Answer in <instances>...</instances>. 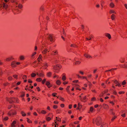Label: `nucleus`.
<instances>
[{
  "label": "nucleus",
  "mask_w": 127,
  "mask_h": 127,
  "mask_svg": "<svg viewBox=\"0 0 127 127\" xmlns=\"http://www.w3.org/2000/svg\"><path fill=\"white\" fill-rule=\"evenodd\" d=\"M16 0H11V1L12 2H14L16 4L15 6L16 7L15 8V10L17 11L16 13H18L20 12L21 11L19 10V9H21L22 8L23 6L21 4H18V3L15 2Z\"/></svg>",
  "instance_id": "f257e3e1"
},
{
  "label": "nucleus",
  "mask_w": 127,
  "mask_h": 127,
  "mask_svg": "<svg viewBox=\"0 0 127 127\" xmlns=\"http://www.w3.org/2000/svg\"><path fill=\"white\" fill-rule=\"evenodd\" d=\"M65 60V59L64 58L59 56L58 57L55 59L54 62L55 63H57L62 61L64 62Z\"/></svg>",
  "instance_id": "f03ea898"
},
{
  "label": "nucleus",
  "mask_w": 127,
  "mask_h": 127,
  "mask_svg": "<svg viewBox=\"0 0 127 127\" xmlns=\"http://www.w3.org/2000/svg\"><path fill=\"white\" fill-rule=\"evenodd\" d=\"M101 122V119L100 117H98L95 120H94L93 121V123H95L97 126L100 125Z\"/></svg>",
  "instance_id": "7ed1b4c3"
},
{
  "label": "nucleus",
  "mask_w": 127,
  "mask_h": 127,
  "mask_svg": "<svg viewBox=\"0 0 127 127\" xmlns=\"http://www.w3.org/2000/svg\"><path fill=\"white\" fill-rule=\"evenodd\" d=\"M61 67L62 66L61 65L57 64L54 66L53 69L55 70V72L58 73Z\"/></svg>",
  "instance_id": "20e7f679"
},
{
  "label": "nucleus",
  "mask_w": 127,
  "mask_h": 127,
  "mask_svg": "<svg viewBox=\"0 0 127 127\" xmlns=\"http://www.w3.org/2000/svg\"><path fill=\"white\" fill-rule=\"evenodd\" d=\"M47 37H48V39L51 42H54L55 41L54 36L53 34H49L48 35Z\"/></svg>",
  "instance_id": "39448f33"
},
{
  "label": "nucleus",
  "mask_w": 127,
  "mask_h": 127,
  "mask_svg": "<svg viewBox=\"0 0 127 127\" xmlns=\"http://www.w3.org/2000/svg\"><path fill=\"white\" fill-rule=\"evenodd\" d=\"M16 114V112L15 111H13L12 110L9 111L8 113V115L10 116L11 115H15Z\"/></svg>",
  "instance_id": "423d86ee"
},
{
  "label": "nucleus",
  "mask_w": 127,
  "mask_h": 127,
  "mask_svg": "<svg viewBox=\"0 0 127 127\" xmlns=\"http://www.w3.org/2000/svg\"><path fill=\"white\" fill-rule=\"evenodd\" d=\"M36 75H38V76L41 77H43L44 76V73L43 72L40 73L37 72L36 73Z\"/></svg>",
  "instance_id": "0eeeda50"
},
{
  "label": "nucleus",
  "mask_w": 127,
  "mask_h": 127,
  "mask_svg": "<svg viewBox=\"0 0 127 127\" xmlns=\"http://www.w3.org/2000/svg\"><path fill=\"white\" fill-rule=\"evenodd\" d=\"M45 84L49 88H50L52 86V85L51 84L50 82L49 81H46V82Z\"/></svg>",
  "instance_id": "6e6552de"
},
{
  "label": "nucleus",
  "mask_w": 127,
  "mask_h": 127,
  "mask_svg": "<svg viewBox=\"0 0 127 127\" xmlns=\"http://www.w3.org/2000/svg\"><path fill=\"white\" fill-rule=\"evenodd\" d=\"M13 99H15V98H11V99H10L9 98H7L6 100L9 101L10 103L12 104L13 103Z\"/></svg>",
  "instance_id": "1a4fd4ad"
},
{
  "label": "nucleus",
  "mask_w": 127,
  "mask_h": 127,
  "mask_svg": "<svg viewBox=\"0 0 127 127\" xmlns=\"http://www.w3.org/2000/svg\"><path fill=\"white\" fill-rule=\"evenodd\" d=\"M11 66L13 67H15L16 66V62L15 61L12 62L11 63Z\"/></svg>",
  "instance_id": "9d476101"
},
{
  "label": "nucleus",
  "mask_w": 127,
  "mask_h": 127,
  "mask_svg": "<svg viewBox=\"0 0 127 127\" xmlns=\"http://www.w3.org/2000/svg\"><path fill=\"white\" fill-rule=\"evenodd\" d=\"M84 56L88 59H92V57L91 55L86 53L84 54Z\"/></svg>",
  "instance_id": "9b49d317"
},
{
  "label": "nucleus",
  "mask_w": 127,
  "mask_h": 127,
  "mask_svg": "<svg viewBox=\"0 0 127 127\" xmlns=\"http://www.w3.org/2000/svg\"><path fill=\"white\" fill-rule=\"evenodd\" d=\"M108 124L105 123H103L100 126V127H108Z\"/></svg>",
  "instance_id": "f8f14e48"
},
{
  "label": "nucleus",
  "mask_w": 127,
  "mask_h": 127,
  "mask_svg": "<svg viewBox=\"0 0 127 127\" xmlns=\"http://www.w3.org/2000/svg\"><path fill=\"white\" fill-rule=\"evenodd\" d=\"M114 83L116 84V86H118L119 87L121 86L120 84L117 80H115L114 81Z\"/></svg>",
  "instance_id": "ddd939ff"
},
{
  "label": "nucleus",
  "mask_w": 127,
  "mask_h": 127,
  "mask_svg": "<svg viewBox=\"0 0 127 127\" xmlns=\"http://www.w3.org/2000/svg\"><path fill=\"white\" fill-rule=\"evenodd\" d=\"M87 97L86 96H85L83 98H81L80 100L81 101H82L84 102H86L87 100Z\"/></svg>",
  "instance_id": "4468645a"
},
{
  "label": "nucleus",
  "mask_w": 127,
  "mask_h": 127,
  "mask_svg": "<svg viewBox=\"0 0 127 127\" xmlns=\"http://www.w3.org/2000/svg\"><path fill=\"white\" fill-rule=\"evenodd\" d=\"M49 52V51H48L47 49H45L42 52V53L45 54H46L47 52Z\"/></svg>",
  "instance_id": "2eb2a0df"
},
{
  "label": "nucleus",
  "mask_w": 127,
  "mask_h": 127,
  "mask_svg": "<svg viewBox=\"0 0 127 127\" xmlns=\"http://www.w3.org/2000/svg\"><path fill=\"white\" fill-rule=\"evenodd\" d=\"M52 54L54 55H56L58 54V52L57 50H55L52 52Z\"/></svg>",
  "instance_id": "dca6fc26"
},
{
  "label": "nucleus",
  "mask_w": 127,
  "mask_h": 127,
  "mask_svg": "<svg viewBox=\"0 0 127 127\" xmlns=\"http://www.w3.org/2000/svg\"><path fill=\"white\" fill-rule=\"evenodd\" d=\"M14 59L11 56L7 58L6 59V61H9Z\"/></svg>",
  "instance_id": "f3484780"
},
{
  "label": "nucleus",
  "mask_w": 127,
  "mask_h": 127,
  "mask_svg": "<svg viewBox=\"0 0 127 127\" xmlns=\"http://www.w3.org/2000/svg\"><path fill=\"white\" fill-rule=\"evenodd\" d=\"M37 60L39 62H40L42 61V56L41 55H39L37 59Z\"/></svg>",
  "instance_id": "a211bd4d"
},
{
  "label": "nucleus",
  "mask_w": 127,
  "mask_h": 127,
  "mask_svg": "<svg viewBox=\"0 0 127 127\" xmlns=\"http://www.w3.org/2000/svg\"><path fill=\"white\" fill-rule=\"evenodd\" d=\"M103 108L105 109H108L109 108V106L108 105L105 104H103Z\"/></svg>",
  "instance_id": "6ab92c4d"
},
{
  "label": "nucleus",
  "mask_w": 127,
  "mask_h": 127,
  "mask_svg": "<svg viewBox=\"0 0 127 127\" xmlns=\"http://www.w3.org/2000/svg\"><path fill=\"white\" fill-rule=\"evenodd\" d=\"M52 74V73L51 72H47L46 74L47 76L48 77H51Z\"/></svg>",
  "instance_id": "aec40b11"
},
{
  "label": "nucleus",
  "mask_w": 127,
  "mask_h": 127,
  "mask_svg": "<svg viewBox=\"0 0 127 127\" xmlns=\"http://www.w3.org/2000/svg\"><path fill=\"white\" fill-rule=\"evenodd\" d=\"M16 123V121H13L11 124V127H15V125Z\"/></svg>",
  "instance_id": "412c9836"
},
{
  "label": "nucleus",
  "mask_w": 127,
  "mask_h": 127,
  "mask_svg": "<svg viewBox=\"0 0 127 127\" xmlns=\"http://www.w3.org/2000/svg\"><path fill=\"white\" fill-rule=\"evenodd\" d=\"M21 114L22 115V116L23 117L25 116L26 115V114L25 113L24 111H21Z\"/></svg>",
  "instance_id": "4be33fe9"
},
{
  "label": "nucleus",
  "mask_w": 127,
  "mask_h": 127,
  "mask_svg": "<svg viewBox=\"0 0 127 127\" xmlns=\"http://www.w3.org/2000/svg\"><path fill=\"white\" fill-rule=\"evenodd\" d=\"M105 36L107 37L109 39H110L111 38V36L110 34L108 33H106L105 34Z\"/></svg>",
  "instance_id": "5701e85b"
},
{
  "label": "nucleus",
  "mask_w": 127,
  "mask_h": 127,
  "mask_svg": "<svg viewBox=\"0 0 127 127\" xmlns=\"http://www.w3.org/2000/svg\"><path fill=\"white\" fill-rule=\"evenodd\" d=\"M109 13L111 14L112 13H114L116 14V12L114 10H110L109 12Z\"/></svg>",
  "instance_id": "b1692460"
},
{
  "label": "nucleus",
  "mask_w": 127,
  "mask_h": 127,
  "mask_svg": "<svg viewBox=\"0 0 127 127\" xmlns=\"http://www.w3.org/2000/svg\"><path fill=\"white\" fill-rule=\"evenodd\" d=\"M115 16L114 14H112L111 16V19L113 20H114L115 19Z\"/></svg>",
  "instance_id": "393cba45"
},
{
  "label": "nucleus",
  "mask_w": 127,
  "mask_h": 127,
  "mask_svg": "<svg viewBox=\"0 0 127 127\" xmlns=\"http://www.w3.org/2000/svg\"><path fill=\"white\" fill-rule=\"evenodd\" d=\"M48 66L47 64L46 63H44V65L43 66H42V67H43V68L44 69H45L46 68H47V67Z\"/></svg>",
  "instance_id": "a878e982"
},
{
  "label": "nucleus",
  "mask_w": 127,
  "mask_h": 127,
  "mask_svg": "<svg viewBox=\"0 0 127 127\" xmlns=\"http://www.w3.org/2000/svg\"><path fill=\"white\" fill-rule=\"evenodd\" d=\"M63 76L62 77V79L63 81H64L66 79V77L65 76V74L64 73H63Z\"/></svg>",
  "instance_id": "bb28decb"
},
{
  "label": "nucleus",
  "mask_w": 127,
  "mask_h": 127,
  "mask_svg": "<svg viewBox=\"0 0 127 127\" xmlns=\"http://www.w3.org/2000/svg\"><path fill=\"white\" fill-rule=\"evenodd\" d=\"M19 59L20 60H24L25 59V57L24 56L21 55Z\"/></svg>",
  "instance_id": "cd10ccee"
},
{
  "label": "nucleus",
  "mask_w": 127,
  "mask_h": 127,
  "mask_svg": "<svg viewBox=\"0 0 127 127\" xmlns=\"http://www.w3.org/2000/svg\"><path fill=\"white\" fill-rule=\"evenodd\" d=\"M114 6V4L113 2H111L110 4V6L112 8H113Z\"/></svg>",
  "instance_id": "c85d7f7f"
},
{
  "label": "nucleus",
  "mask_w": 127,
  "mask_h": 127,
  "mask_svg": "<svg viewBox=\"0 0 127 127\" xmlns=\"http://www.w3.org/2000/svg\"><path fill=\"white\" fill-rule=\"evenodd\" d=\"M117 69V68H112L110 69L106 70V71L105 72H108V71H113L114 70H116Z\"/></svg>",
  "instance_id": "c756f323"
},
{
  "label": "nucleus",
  "mask_w": 127,
  "mask_h": 127,
  "mask_svg": "<svg viewBox=\"0 0 127 127\" xmlns=\"http://www.w3.org/2000/svg\"><path fill=\"white\" fill-rule=\"evenodd\" d=\"M81 107L82 106L81 104H80V103H78V109H80L81 108Z\"/></svg>",
  "instance_id": "7c9ffc66"
},
{
  "label": "nucleus",
  "mask_w": 127,
  "mask_h": 127,
  "mask_svg": "<svg viewBox=\"0 0 127 127\" xmlns=\"http://www.w3.org/2000/svg\"><path fill=\"white\" fill-rule=\"evenodd\" d=\"M61 83V81L59 80H58L56 82V83L58 85H60Z\"/></svg>",
  "instance_id": "2f4dec72"
},
{
  "label": "nucleus",
  "mask_w": 127,
  "mask_h": 127,
  "mask_svg": "<svg viewBox=\"0 0 127 127\" xmlns=\"http://www.w3.org/2000/svg\"><path fill=\"white\" fill-rule=\"evenodd\" d=\"M81 62L80 61H76L75 63V64L76 65H78L80 64Z\"/></svg>",
  "instance_id": "473e14b6"
},
{
  "label": "nucleus",
  "mask_w": 127,
  "mask_h": 127,
  "mask_svg": "<svg viewBox=\"0 0 127 127\" xmlns=\"http://www.w3.org/2000/svg\"><path fill=\"white\" fill-rule=\"evenodd\" d=\"M70 86H67V88L66 89V90L67 91V92L68 93H70V91L69 90V89L70 88Z\"/></svg>",
  "instance_id": "72a5a7b5"
},
{
  "label": "nucleus",
  "mask_w": 127,
  "mask_h": 127,
  "mask_svg": "<svg viewBox=\"0 0 127 127\" xmlns=\"http://www.w3.org/2000/svg\"><path fill=\"white\" fill-rule=\"evenodd\" d=\"M42 80V79L40 78H38L36 79V81L38 82H41Z\"/></svg>",
  "instance_id": "f704fd0d"
},
{
  "label": "nucleus",
  "mask_w": 127,
  "mask_h": 127,
  "mask_svg": "<svg viewBox=\"0 0 127 127\" xmlns=\"http://www.w3.org/2000/svg\"><path fill=\"white\" fill-rule=\"evenodd\" d=\"M70 47H73L75 48L77 47V45L75 44H72L70 45Z\"/></svg>",
  "instance_id": "c9c22d12"
},
{
  "label": "nucleus",
  "mask_w": 127,
  "mask_h": 127,
  "mask_svg": "<svg viewBox=\"0 0 127 127\" xmlns=\"http://www.w3.org/2000/svg\"><path fill=\"white\" fill-rule=\"evenodd\" d=\"M113 109H111L110 110V111L111 113V114L113 115H115V113L114 112H113Z\"/></svg>",
  "instance_id": "e433bc0d"
},
{
  "label": "nucleus",
  "mask_w": 127,
  "mask_h": 127,
  "mask_svg": "<svg viewBox=\"0 0 127 127\" xmlns=\"http://www.w3.org/2000/svg\"><path fill=\"white\" fill-rule=\"evenodd\" d=\"M61 111L60 109H57L56 111V113H61Z\"/></svg>",
  "instance_id": "4c0bfd02"
},
{
  "label": "nucleus",
  "mask_w": 127,
  "mask_h": 127,
  "mask_svg": "<svg viewBox=\"0 0 127 127\" xmlns=\"http://www.w3.org/2000/svg\"><path fill=\"white\" fill-rule=\"evenodd\" d=\"M30 87H29V88H25V90H28L30 91V92H32V89H30Z\"/></svg>",
  "instance_id": "58836bf2"
},
{
  "label": "nucleus",
  "mask_w": 127,
  "mask_h": 127,
  "mask_svg": "<svg viewBox=\"0 0 127 127\" xmlns=\"http://www.w3.org/2000/svg\"><path fill=\"white\" fill-rule=\"evenodd\" d=\"M27 78V76L25 75H23L22 77V79H26Z\"/></svg>",
  "instance_id": "ea45409f"
},
{
  "label": "nucleus",
  "mask_w": 127,
  "mask_h": 127,
  "mask_svg": "<svg viewBox=\"0 0 127 127\" xmlns=\"http://www.w3.org/2000/svg\"><path fill=\"white\" fill-rule=\"evenodd\" d=\"M105 2L103 0H101V4L102 6V5H104Z\"/></svg>",
  "instance_id": "a19ab883"
},
{
  "label": "nucleus",
  "mask_w": 127,
  "mask_h": 127,
  "mask_svg": "<svg viewBox=\"0 0 127 127\" xmlns=\"http://www.w3.org/2000/svg\"><path fill=\"white\" fill-rule=\"evenodd\" d=\"M36 75V74L34 73H32L31 74V76L32 77H34Z\"/></svg>",
  "instance_id": "79ce46f5"
},
{
  "label": "nucleus",
  "mask_w": 127,
  "mask_h": 127,
  "mask_svg": "<svg viewBox=\"0 0 127 127\" xmlns=\"http://www.w3.org/2000/svg\"><path fill=\"white\" fill-rule=\"evenodd\" d=\"M117 116H114V117H113L111 119V120L112 121H113L114 119H115L116 118Z\"/></svg>",
  "instance_id": "37998d69"
},
{
  "label": "nucleus",
  "mask_w": 127,
  "mask_h": 127,
  "mask_svg": "<svg viewBox=\"0 0 127 127\" xmlns=\"http://www.w3.org/2000/svg\"><path fill=\"white\" fill-rule=\"evenodd\" d=\"M27 121L28 123H32V121L31 120H30L29 118H27Z\"/></svg>",
  "instance_id": "c03bdc74"
},
{
  "label": "nucleus",
  "mask_w": 127,
  "mask_h": 127,
  "mask_svg": "<svg viewBox=\"0 0 127 127\" xmlns=\"http://www.w3.org/2000/svg\"><path fill=\"white\" fill-rule=\"evenodd\" d=\"M41 113L43 114H45L46 113V111L44 110H42L41 111Z\"/></svg>",
  "instance_id": "a18cd8bd"
},
{
  "label": "nucleus",
  "mask_w": 127,
  "mask_h": 127,
  "mask_svg": "<svg viewBox=\"0 0 127 127\" xmlns=\"http://www.w3.org/2000/svg\"><path fill=\"white\" fill-rule=\"evenodd\" d=\"M108 90H104V91L102 92L103 93L104 95L106 93H107L108 92Z\"/></svg>",
  "instance_id": "49530a36"
},
{
  "label": "nucleus",
  "mask_w": 127,
  "mask_h": 127,
  "mask_svg": "<svg viewBox=\"0 0 127 127\" xmlns=\"http://www.w3.org/2000/svg\"><path fill=\"white\" fill-rule=\"evenodd\" d=\"M44 7L43 6H41L40 8V10H41L42 11H43L44 10Z\"/></svg>",
  "instance_id": "de8ad7c7"
},
{
  "label": "nucleus",
  "mask_w": 127,
  "mask_h": 127,
  "mask_svg": "<svg viewBox=\"0 0 127 127\" xmlns=\"http://www.w3.org/2000/svg\"><path fill=\"white\" fill-rule=\"evenodd\" d=\"M59 99L60 100H61L62 101H64V99L63 98L61 97H59Z\"/></svg>",
  "instance_id": "09e8293b"
},
{
  "label": "nucleus",
  "mask_w": 127,
  "mask_h": 127,
  "mask_svg": "<svg viewBox=\"0 0 127 127\" xmlns=\"http://www.w3.org/2000/svg\"><path fill=\"white\" fill-rule=\"evenodd\" d=\"M8 80L10 81L12 80V78L11 76H10L8 77Z\"/></svg>",
  "instance_id": "8fccbe9b"
},
{
  "label": "nucleus",
  "mask_w": 127,
  "mask_h": 127,
  "mask_svg": "<svg viewBox=\"0 0 127 127\" xmlns=\"http://www.w3.org/2000/svg\"><path fill=\"white\" fill-rule=\"evenodd\" d=\"M51 119V118L49 117H47L46 118V120L48 121H49Z\"/></svg>",
  "instance_id": "3c124183"
},
{
  "label": "nucleus",
  "mask_w": 127,
  "mask_h": 127,
  "mask_svg": "<svg viewBox=\"0 0 127 127\" xmlns=\"http://www.w3.org/2000/svg\"><path fill=\"white\" fill-rule=\"evenodd\" d=\"M126 84V82L125 80H124L122 83V84L123 85H125Z\"/></svg>",
  "instance_id": "603ef678"
},
{
  "label": "nucleus",
  "mask_w": 127,
  "mask_h": 127,
  "mask_svg": "<svg viewBox=\"0 0 127 127\" xmlns=\"http://www.w3.org/2000/svg\"><path fill=\"white\" fill-rule=\"evenodd\" d=\"M46 79H44L42 81V83L43 84H44L45 82H46Z\"/></svg>",
  "instance_id": "864d4df0"
},
{
  "label": "nucleus",
  "mask_w": 127,
  "mask_h": 127,
  "mask_svg": "<svg viewBox=\"0 0 127 127\" xmlns=\"http://www.w3.org/2000/svg\"><path fill=\"white\" fill-rule=\"evenodd\" d=\"M56 120L58 121H61L60 120L61 119L60 118H58L57 117H56Z\"/></svg>",
  "instance_id": "5fc2aeb1"
},
{
  "label": "nucleus",
  "mask_w": 127,
  "mask_h": 127,
  "mask_svg": "<svg viewBox=\"0 0 127 127\" xmlns=\"http://www.w3.org/2000/svg\"><path fill=\"white\" fill-rule=\"evenodd\" d=\"M104 95V94L103 93H102V92L100 94L99 96L100 97H102Z\"/></svg>",
  "instance_id": "6e6d98bb"
},
{
  "label": "nucleus",
  "mask_w": 127,
  "mask_h": 127,
  "mask_svg": "<svg viewBox=\"0 0 127 127\" xmlns=\"http://www.w3.org/2000/svg\"><path fill=\"white\" fill-rule=\"evenodd\" d=\"M9 84V83H8L7 82L5 83H4L3 84V85L4 86H7Z\"/></svg>",
  "instance_id": "4d7b16f0"
},
{
  "label": "nucleus",
  "mask_w": 127,
  "mask_h": 127,
  "mask_svg": "<svg viewBox=\"0 0 127 127\" xmlns=\"http://www.w3.org/2000/svg\"><path fill=\"white\" fill-rule=\"evenodd\" d=\"M53 107L54 109H56L58 108V106L56 105H54Z\"/></svg>",
  "instance_id": "13d9d810"
},
{
  "label": "nucleus",
  "mask_w": 127,
  "mask_h": 127,
  "mask_svg": "<svg viewBox=\"0 0 127 127\" xmlns=\"http://www.w3.org/2000/svg\"><path fill=\"white\" fill-rule=\"evenodd\" d=\"M8 119V118L7 117H6L4 118L3 119V120L5 121L7 120Z\"/></svg>",
  "instance_id": "bf43d9fd"
},
{
  "label": "nucleus",
  "mask_w": 127,
  "mask_h": 127,
  "mask_svg": "<svg viewBox=\"0 0 127 127\" xmlns=\"http://www.w3.org/2000/svg\"><path fill=\"white\" fill-rule=\"evenodd\" d=\"M13 77L17 79L18 77V76L17 75H13Z\"/></svg>",
  "instance_id": "052dcab7"
},
{
  "label": "nucleus",
  "mask_w": 127,
  "mask_h": 127,
  "mask_svg": "<svg viewBox=\"0 0 127 127\" xmlns=\"http://www.w3.org/2000/svg\"><path fill=\"white\" fill-rule=\"evenodd\" d=\"M93 110V107H91L90 109V111L91 112H92Z\"/></svg>",
  "instance_id": "680f3d73"
},
{
  "label": "nucleus",
  "mask_w": 127,
  "mask_h": 127,
  "mask_svg": "<svg viewBox=\"0 0 127 127\" xmlns=\"http://www.w3.org/2000/svg\"><path fill=\"white\" fill-rule=\"evenodd\" d=\"M36 52H34L33 53L32 55V57H33L36 54Z\"/></svg>",
  "instance_id": "e2e57ef3"
},
{
  "label": "nucleus",
  "mask_w": 127,
  "mask_h": 127,
  "mask_svg": "<svg viewBox=\"0 0 127 127\" xmlns=\"http://www.w3.org/2000/svg\"><path fill=\"white\" fill-rule=\"evenodd\" d=\"M119 94H124L125 93V92L123 91H120L119 92Z\"/></svg>",
  "instance_id": "0e129e2a"
},
{
  "label": "nucleus",
  "mask_w": 127,
  "mask_h": 127,
  "mask_svg": "<svg viewBox=\"0 0 127 127\" xmlns=\"http://www.w3.org/2000/svg\"><path fill=\"white\" fill-rule=\"evenodd\" d=\"M79 121H75L74 122V124H78L79 123Z\"/></svg>",
  "instance_id": "69168bd1"
},
{
  "label": "nucleus",
  "mask_w": 127,
  "mask_h": 127,
  "mask_svg": "<svg viewBox=\"0 0 127 127\" xmlns=\"http://www.w3.org/2000/svg\"><path fill=\"white\" fill-rule=\"evenodd\" d=\"M121 116L123 117H126V114L125 113H124L123 114H122Z\"/></svg>",
  "instance_id": "338daca9"
},
{
  "label": "nucleus",
  "mask_w": 127,
  "mask_h": 127,
  "mask_svg": "<svg viewBox=\"0 0 127 127\" xmlns=\"http://www.w3.org/2000/svg\"><path fill=\"white\" fill-rule=\"evenodd\" d=\"M61 106L62 107V108H63V107H64V105L63 104H61Z\"/></svg>",
  "instance_id": "774afa93"
}]
</instances>
